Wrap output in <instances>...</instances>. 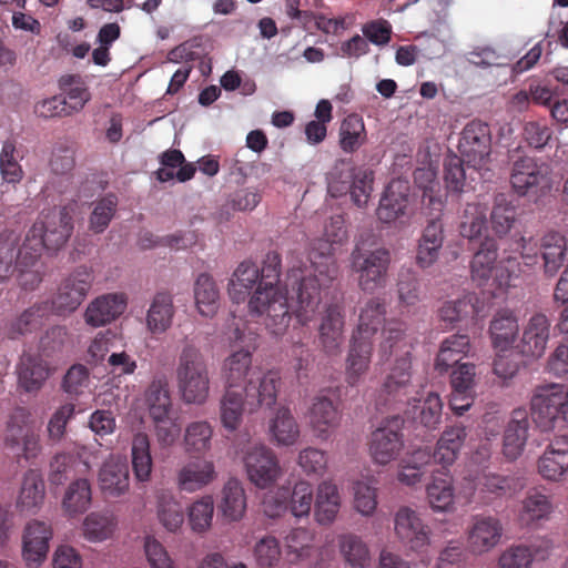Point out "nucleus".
I'll list each match as a JSON object with an SVG mask.
<instances>
[{
	"mask_svg": "<svg viewBox=\"0 0 568 568\" xmlns=\"http://www.w3.org/2000/svg\"><path fill=\"white\" fill-rule=\"evenodd\" d=\"M280 275L281 256L277 252H268L260 268L261 282L247 303L248 313L252 316H263L265 328L274 336L285 334L292 313L297 316L301 277L314 278V271L311 265L305 268L293 267L287 274L284 290L278 285Z\"/></svg>",
	"mask_w": 568,
	"mask_h": 568,
	"instance_id": "obj_1",
	"label": "nucleus"
},
{
	"mask_svg": "<svg viewBox=\"0 0 568 568\" xmlns=\"http://www.w3.org/2000/svg\"><path fill=\"white\" fill-rule=\"evenodd\" d=\"M348 239L343 214L331 216L325 224L323 237L311 244L308 261L314 271V278L302 276L297 300V317L302 325L310 323L321 303V288L327 286L337 276V265L334 258L335 245L344 244Z\"/></svg>",
	"mask_w": 568,
	"mask_h": 568,
	"instance_id": "obj_2",
	"label": "nucleus"
},
{
	"mask_svg": "<svg viewBox=\"0 0 568 568\" xmlns=\"http://www.w3.org/2000/svg\"><path fill=\"white\" fill-rule=\"evenodd\" d=\"M235 342L242 347L231 353L223 362L222 373L225 388L243 389L251 412L258 407H272L277 399L281 385L278 373L268 371L256 375L252 366V353L257 348V335L248 333L245 336L240 328L234 331Z\"/></svg>",
	"mask_w": 568,
	"mask_h": 568,
	"instance_id": "obj_3",
	"label": "nucleus"
},
{
	"mask_svg": "<svg viewBox=\"0 0 568 568\" xmlns=\"http://www.w3.org/2000/svg\"><path fill=\"white\" fill-rule=\"evenodd\" d=\"M176 386L185 404L203 405L210 395L209 365L192 341H185L175 369Z\"/></svg>",
	"mask_w": 568,
	"mask_h": 568,
	"instance_id": "obj_4",
	"label": "nucleus"
},
{
	"mask_svg": "<svg viewBox=\"0 0 568 568\" xmlns=\"http://www.w3.org/2000/svg\"><path fill=\"white\" fill-rule=\"evenodd\" d=\"M470 277L478 286L488 285L489 281L496 288H506L511 280L519 275V263L515 257L498 261V244L495 239L486 236L475 251L470 261Z\"/></svg>",
	"mask_w": 568,
	"mask_h": 568,
	"instance_id": "obj_5",
	"label": "nucleus"
},
{
	"mask_svg": "<svg viewBox=\"0 0 568 568\" xmlns=\"http://www.w3.org/2000/svg\"><path fill=\"white\" fill-rule=\"evenodd\" d=\"M374 172L356 168L347 161H338L327 174V191L331 196L349 195L358 209L366 207L373 192Z\"/></svg>",
	"mask_w": 568,
	"mask_h": 568,
	"instance_id": "obj_6",
	"label": "nucleus"
},
{
	"mask_svg": "<svg viewBox=\"0 0 568 568\" xmlns=\"http://www.w3.org/2000/svg\"><path fill=\"white\" fill-rule=\"evenodd\" d=\"M390 261V252L385 247L365 251L356 246L351 254V266L357 274L359 288L366 293L384 288L388 281Z\"/></svg>",
	"mask_w": 568,
	"mask_h": 568,
	"instance_id": "obj_7",
	"label": "nucleus"
},
{
	"mask_svg": "<svg viewBox=\"0 0 568 568\" xmlns=\"http://www.w3.org/2000/svg\"><path fill=\"white\" fill-rule=\"evenodd\" d=\"M530 409L534 420L542 429L555 427L558 420L568 422V388L556 383L537 386Z\"/></svg>",
	"mask_w": 568,
	"mask_h": 568,
	"instance_id": "obj_8",
	"label": "nucleus"
},
{
	"mask_svg": "<svg viewBox=\"0 0 568 568\" xmlns=\"http://www.w3.org/2000/svg\"><path fill=\"white\" fill-rule=\"evenodd\" d=\"M241 454L247 478L257 488H268L280 478L282 469L272 448L262 443H248Z\"/></svg>",
	"mask_w": 568,
	"mask_h": 568,
	"instance_id": "obj_9",
	"label": "nucleus"
},
{
	"mask_svg": "<svg viewBox=\"0 0 568 568\" xmlns=\"http://www.w3.org/2000/svg\"><path fill=\"white\" fill-rule=\"evenodd\" d=\"M367 446L369 456L375 464L385 466L396 460L405 446L399 418L384 420L369 434Z\"/></svg>",
	"mask_w": 568,
	"mask_h": 568,
	"instance_id": "obj_10",
	"label": "nucleus"
},
{
	"mask_svg": "<svg viewBox=\"0 0 568 568\" xmlns=\"http://www.w3.org/2000/svg\"><path fill=\"white\" fill-rule=\"evenodd\" d=\"M92 281L93 276L85 267L77 268L62 280L57 294L49 301L51 314L64 316L77 311L85 300Z\"/></svg>",
	"mask_w": 568,
	"mask_h": 568,
	"instance_id": "obj_11",
	"label": "nucleus"
},
{
	"mask_svg": "<svg viewBox=\"0 0 568 568\" xmlns=\"http://www.w3.org/2000/svg\"><path fill=\"white\" fill-rule=\"evenodd\" d=\"M394 530L403 546L414 552H423L430 545V527L413 508L402 506L394 515Z\"/></svg>",
	"mask_w": 568,
	"mask_h": 568,
	"instance_id": "obj_12",
	"label": "nucleus"
},
{
	"mask_svg": "<svg viewBox=\"0 0 568 568\" xmlns=\"http://www.w3.org/2000/svg\"><path fill=\"white\" fill-rule=\"evenodd\" d=\"M550 337V320L544 313H534L523 325L521 335L515 349L524 357L540 358Z\"/></svg>",
	"mask_w": 568,
	"mask_h": 568,
	"instance_id": "obj_13",
	"label": "nucleus"
},
{
	"mask_svg": "<svg viewBox=\"0 0 568 568\" xmlns=\"http://www.w3.org/2000/svg\"><path fill=\"white\" fill-rule=\"evenodd\" d=\"M40 224V237L45 250L55 252L60 250L70 239L73 232V216L71 210L63 206L59 211L41 213L33 223Z\"/></svg>",
	"mask_w": 568,
	"mask_h": 568,
	"instance_id": "obj_14",
	"label": "nucleus"
},
{
	"mask_svg": "<svg viewBox=\"0 0 568 568\" xmlns=\"http://www.w3.org/2000/svg\"><path fill=\"white\" fill-rule=\"evenodd\" d=\"M308 426L313 435L321 440H327L338 428L342 413L332 398L316 395L306 412Z\"/></svg>",
	"mask_w": 568,
	"mask_h": 568,
	"instance_id": "obj_15",
	"label": "nucleus"
},
{
	"mask_svg": "<svg viewBox=\"0 0 568 568\" xmlns=\"http://www.w3.org/2000/svg\"><path fill=\"white\" fill-rule=\"evenodd\" d=\"M53 531L45 521H29L22 536V557L28 568H39L45 560Z\"/></svg>",
	"mask_w": 568,
	"mask_h": 568,
	"instance_id": "obj_16",
	"label": "nucleus"
},
{
	"mask_svg": "<svg viewBox=\"0 0 568 568\" xmlns=\"http://www.w3.org/2000/svg\"><path fill=\"white\" fill-rule=\"evenodd\" d=\"M345 315L338 304L328 305L321 316L318 344L327 356H337L344 342Z\"/></svg>",
	"mask_w": 568,
	"mask_h": 568,
	"instance_id": "obj_17",
	"label": "nucleus"
},
{
	"mask_svg": "<svg viewBox=\"0 0 568 568\" xmlns=\"http://www.w3.org/2000/svg\"><path fill=\"white\" fill-rule=\"evenodd\" d=\"M409 197V184L405 180H392L386 186L376 210L379 222L390 224L406 215Z\"/></svg>",
	"mask_w": 568,
	"mask_h": 568,
	"instance_id": "obj_18",
	"label": "nucleus"
},
{
	"mask_svg": "<svg viewBox=\"0 0 568 568\" xmlns=\"http://www.w3.org/2000/svg\"><path fill=\"white\" fill-rule=\"evenodd\" d=\"M510 183L519 195L527 194L534 187H547L549 186L548 168L534 158H521L514 164Z\"/></svg>",
	"mask_w": 568,
	"mask_h": 568,
	"instance_id": "obj_19",
	"label": "nucleus"
},
{
	"mask_svg": "<svg viewBox=\"0 0 568 568\" xmlns=\"http://www.w3.org/2000/svg\"><path fill=\"white\" fill-rule=\"evenodd\" d=\"M126 308V296L123 293H110L92 301L84 313L85 323L104 326L118 318Z\"/></svg>",
	"mask_w": 568,
	"mask_h": 568,
	"instance_id": "obj_20",
	"label": "nucleus"
},
{
	"mask_svg": "<svg viewBox=\"0 0 568 568\" xmlns=\"http://www.w3.org/2000/svg\"><path fill=\"white\" fill-rule=\"evenodd\" d=\"M412 359L408 349L396 358L383 384L386 402H404L410 388Z\"/></svg>",
	"mask_w": 568,
	"mask_h": 568,
	"instance_id": "obj_21",
	"label": "nucleus"
},
{
	"mask_svg": "<svg viewBox=\"0 0 568 568\" xmlns=\"http://www.w3.org/2000/svg\"><path fill=\"white\" fill-rule=\"evenodd\" d=\"M129 466L119 456L111 455L99 471V486L106 497H119L129 489Z\"/></svg>",
	"mask_w": 568,
	"mask_h": 568,
	"instance_id": "obj_22",
	"label": "nucleus"
},
{
	"mask_svg": "<svg viewBox=\"0 0 568 568\" xmlns=\"http://www.w3.org/2000/svg\"><path fill=\"white\" fill-rule=\"evenodd\" d=\"M538 471L547 480L558 481L568 471V437L555 438L538 460Z\"/></svg>",
	"mask_w": 568,
	"mask_h": 568,
	"instance_id": "obj_23",
	"label": "nucleus"
},
{
	"mask_svg": "<svg viewBox=\"0 0 568 568\" xmlns=\"http://www.w3.org/2000/svg\"><path fill=\"white\" fill-rule=\"evenodd\" d=\"M528 413L525 408H516L511 412L504 433L503 453L509 460L517 459L524 452L529 429Z\"/></svg>",
	"mask_w": 568,
	"mask_h": 568,
	"instance_id": "obj_24",
	"label": "nucleus"
},
{
	"mask_svg": "<svg viewBox=\"0 0 568 568\" xmlns=\"http://www.w3.org/2000/svg\"><path fill=\"white\" fill-rule=\"evenodd\" d=\"M261 282L258 266L244 261L234 270L227 285V292L233 303H248Z\"/></svg>",
	"mask_w": 568,
	"mask_h": 568,
	"instance_id": "obj_25",
	"label": "nucleus"
},
{
	"mask_svg": "<svg viewBox=\"0 0 568 568\" xmlns=\"http://www.w3.org/2000/svg\"><path fill=\"white\" fill-rule=\"evenodd\" d=\"M503 526L493 516H476L468 531V544L474 552H485L494 548L500 540Z\"/></svg>",
	"mask_w": 568,
	"mask_h": 568,
	"instance_id": "obj_26",
	"label": "nucleus"
},
{
	"mask_svg": "<svg viewBox=\"0 0 568 568\" xmlns=\"http://www.w3.org/2000/svg\"><path fill=\"white\" fill-rule=\"evenodd\" d=\"M373 347V341L351 338L345 369V379L349 386H357L368 372Z\"/></svg>",
	"mask_w": 568,
	"mask_h": 568,
	"instance_id": "obj_27",
	"label": "nucleus"
},
{
	"mask_svg": "<svg viewBox=\"0 0 568 568\" xmlns=\"http://www.w3.org/2000/svg\"><path fill=\"white\" fill-rule=\"evenodd\" d=\"M519 324L516 314L510 310L498 311L489 324V335L494 348L507 352L517 341Z\"/></svg>",
	"mask_w": 568,
	"mask_h": 568,
	"instance_id": "obj_28",
	"label": "nucleus"
},
{
	"mask_svg": "<svg viewBox=\"0 0 568 568\" xmlns=\"http://www.w3.org/2000/svg\"><path fill=\"white\" fill-rule=\"evenodd\" d=\"M386 316V303L381 297H371L361 308L358 324L352 337L373 341L382 325L388 321Z\"/></svg>",
	"mask_w": 568,
	"mask_h": 568,
	"instance_id": "obj_29",
	"label": "nucleus"
},
{
	"mask_svg": "<svg viewBox=\"0 0 568 568\" xmlns=\"http://www.w3.org/2000/svg\"><path fill=\"white\" fill-rule=\"evenodd\" d=\"M271 440L277 446H293L297 443L301 430L292 410L287 406H280L268 420Z\"/></svg>",
	"mask_w": 568,
	"mask_h": 568,
	"instance_id": "obj_30",
	"label": "nucleus"
},
{
	"mask_svg": "<svg viewBox=\"0 0 568 568\" xmlns=\"http://www.w3.org/2000/svg\"><path fill=\"white\" fill-rule=\"evenodd\" d=\"M217 510L227 523L239 521L243 518L246 511V495L240 480L231 478L224 484Z\"/></svg>",
	"mask_w": 568,
	"mask_h": 568,
	"instance_id": "obj_31",
	"label": "nucleus"
},
{
	"mask_svg": "<svg viewBox=\"0 0 568 568\" xmlns=\"http://www.w3.org/2000/svg\"><path fill=\"white\" fill-rule=\"evenodd\" d=\"M48 364L38 355L23 353L17 365L18 383L26 392L39 390L49 377Z\"/></svg>",
	"mask_w": 568,
	"mask_h": 568,
	"instance_id": "obj_32",
	"label": "nucleus"
},
{
	"mask_svg": "<svg viewBox=\"0 0 568 568\" xmlns=\"http://www.w3.org/2000/svg\"><path fill=\"white\" fill-rule=\"evenodd\" d=\"M174 314L172 295L168 292L156 293L146 313V328L153 335L165 333L172 325Z\"/></svg>",
	"mask_w": 568,
	"mask_h": 568,
	"instance_id": "obj_33",
	"label": "nucleus"
},
{
	"mask_svg": "<svg viewBox=\"0 0 568 568\" xmlns=\"http://www.w3.org/2000/svg\"><path fill=\"white\" fill-rule=\"evenodd\" d=\"M285 547L287 560L293 565L318 560L320 552L313 545V535L305 528L293 529L285 537Z\"/></svg>",
	"mask_w": 568,
	"mask_h": 568,
	"instance_id": "obj_34",
	"label": "nucleus"
},
{
	"mask_svg": "<svg viewBox=\"0 0 568 568\" xmlns=\"http://www.w3.org/2000/svg\"><path fill=\"white\" fill-rule=\"evenodd\" d=\"M215 468L212 462L194 460L184 465L178 473V485L181 490L193 493L215 479Z\"/></svg>",
	"mask_w": 568,
	"mask_h": 568,
	"instance_id": "obj_35",
	"label": "nucleus"
},
{
	"mask_svg": "<svg viewBox=\"0 0 568 568\" xmlns=\"http://www.w3.org/2000/svg\"><path fill=\"white\" fill-rule=\"evenodd\" d=\"M247 409V398L243 389L225 388L223 396L220 399V419L222 426L234 432L242 423L244 410Z\"/></svg>",
	"mask_w": 568,
	"mask_h": 568,
	"instance_id": "obj_36",
	"label": "nucleus"
},
{
	"mask_svg": "<svg viewBox=\"0 0 568 568\" xmlns=\"http://www.w3.org/2000/svg\"><path fill=\"white\" fill-rule=\"evenodd\" d=\"M314 507V516L320 525H331L336 519L341 496L334 483L324 480L318 485Z\"/></svg>",
	"mask_w": 568,
	"mask_h": 568,
	"instance_id": "obj_37",
	"label": "nucleus"
},
{
	"mask_svg": "<svg viewBox=\"0 0 568 568\" xmlns=\"http://www.w3.org/2000/svg\"><path fill=\"white\" fill-rule=\"evenodd\" d=\"M469 337L465 334H454L446 337L439 347L435 359V368L446 373L448 368L458 364L469 352Z\"/></svg>",
	"mask_w": 568,
	"mask_h": 568,
	"instance_id": "obj_38",
	"label": "nucleus"
},
{
	"mask_svg": "<svg viewBox=\"0 0 568 568\" xmlns=\"http://www.w3.org/2000/svg\"><path fill=\"white\" fill-rule=\"evenodd\" d=\"M193 292L199 313L204 317H213L220 305V291L214 278L207 273L199 274Z\"/></svg>",
	"mask_w": 568,
	"mask_h": 568,
	"instance_id": "obj_39",
	"label": "nucleus"
},
{
	"mask_svg": "<svg viewBox=\"0 0 568 568\" xmlns=\"http://www.w3.org/2000/svg\"><path fill=\"white\" fill-rule=\"evenodd\" d=\"M40 224H32L21 245H19V239L14 233L16 267L32 268L37 265L44 248L40 237Z\"/></svg>",
	"mask_w": 568,
	"mask_h": 568,
	"instance_id": "obj_40",
	"label": "nucleus"
},
{
	"mask_svg": "<svg viewBox=\"0 0 568 568\" xmlns=\"http://www.w3.org/2000/svg\"><path fill=\"white\" fill-rule=\"evenodd\" d=\"M513 481L508 476L490 473L483 474L476 478L474 489L468 498L474 497L483 504H488L511 490Z\"/></svg>",
	"mask_w": 568,
	"mask_h": 568,
	"instance_id": "obj_41",
	"label": "nucleus"
},
{
	"mask_svg": "<svg viewBox=\"0 0 568 568\" xmlns=\"http://www.w3.org/2000/svg\"><path fill=\"white\" fill-rule=\"evenodd\" d=\"M465 438V427L454 426L447 428L438 439L435 450L432 452L434 460L443 467L453 465Z\"/></svg>",
	"mask_w": 568,
	"mask_h": 568,
	"instance_id": "obj_42",
	"label": "nucleus"
},
{
	"mask_svg": "<svg viewBox=\"0 0 568 568\" xmlns=\"http://www.w3.org/2000/svg\"><path fill=\"white\" fill-rule=\"evenodd\" d=\"M50 314L49 300L33 304L11 322L9 337L17 338L20 335L38 329Z\"/></svg>",
	"mask_w": 568,
	"mask_h": 568,
	"instance_id": "obj_43",
	"label": "nucleus"
},
{
	"mask_svg": "<svg viewBox=\"0 0 568 568\" xmlns=\"http://www.w3.org/2000/svg\"><path fill=\"white\" fill-rule=\"evenodd\" d=\"M477 302L478 298L474 293L465 294L456 301L445 302L438 311V317L445 323V327H450L468 316L478 315Z\"/></svg>",
	"mask_w": 568,
	"mask_h": 568,
	"instance_id": "obj_44",
	"label": "nucleus"
},
{
	"mask_svg": "<svg viewBox=\"0 0 568 568\" xmlns=\"http://www.w3.org/2000/svg\"><path fill=\"white\" fill-rule=\"evenodd\" d=\"M156 516L160 524L171 532L178 531L184 523L182 505L168 491L156 496Z\"/></svg>",
	"mask_w": 568,
	"mask_h": 568,
	"instance_id": "obj_45",
	"label": "nucleus"
},
{
	"mask_svg": "<svg viewBox=\"0 0 568 568\" xmlns=\"http://www.w3.org/2000/svg\"><path fill=\"white\" fill-rule=\"evenodd\" d=\"M213 427L206 420H195L185 427L184 448L190 455H203L212 447Z\"/></svg>",
	"mask_w": 568,
	"mask_h": 568,
	"instance_id": "obj_46",
	"label": "nucleus"
},
{
	"mask_svg": "<svg viewBox=\"0 0 568 568\" xmlns=\"http://www.w3.org/2000/svg\"><path fill=\"white\" fill-rule=\"evenodd\" d=\"M339 551L352 568H368L371 552L367 544L357 535L344 534L338 538Z\"/></svg>",
	"mask_w": 568,
	"mask_h": 568,
	"instance_id": "obj_47",
	"label": "nucleus"
},
{
	"mask_svg": "<svg viewBox=\"0 0 568 568\" xmlns=\"http://www.w3.org/2000/svg\"><path fill=\"white\" fill-rule=\"evenodd\" d=\"M92 500L91 485L88 479L80 478L72 481L65 490L62 507L69 516L85 513Z\"/></svg>",
	"mask_w": 568,
	"mask_h": 568,
	"instance_id": "obj_48",
	"label": "nucleus"
},
{
	"mask_svg": "<svg viewBox=\"0 0 568 568\" xmlns=\"http://www.w3.org/2000/svg\"><path fill=\"white\" fill-rule=\"evenodd\" d=\"M44 499V481L38 470L30 469L23 476L17 505L22 510H33L40 507Z\"/></svg>",
	"mask_w": 568,
	"mask_h": 568,
	"instance_id": "obj_49",
	"label": "nucleus"
},
{
	"mask_svg": "<svg viewBox=\"0 0 568 568\" xmlns=\"http://www.w3.org/2000/svg\"><path fill=\"white\" fill-rule=\"evenodd\" d=\"M544 271L548 276L557 274L565 260V239L558 233L545 235L539 245Z\"/></svg>",
	"mask_w": 568,
	"mask_h": 568,
	"instance_id": "obj_50",
	"label": "nucleus"
},
{
	"mask_svg": "<svg viewBox=\"0 0 568 568\" xmlns=\"http://www.w3.org/2000/svg\"><path fill=\"white\" fill-rule=\"evenodd\" d=\"M486 213L487 207L485 205L468 203L460 215L459 234L469 241L479 239L483 231L486 230Z\"/></svg>",
	"mask_w": 568,
	"mask_h": 568,
	"instance_id": "obj_51",
	"label": "nucleus"
},
{
	"mask_svg": "<svg viewBox=\"0 0 568 568\" xmlns=\"http://www.w3.org/2000/svg\"><path fill=\"white\" fill-rule=\"evenodd\" d=\"M427 499L435 511H447L454 505V487L452 477L447 474L434 476L427 485Z\"/></svg>",
	"mask_w": 568,
	"mask_h": 568,
	"instance_id": "obj_52",
	"label": "nucleus"
},
{
	"mask_svg": "<svg viewBox=\"0 0 568 568\" xmlns=\"http://www.w3.org/2000/svg\"><path fill=\"white\" fill-rule=\"evenodd\" d=\"M132 467L134 476L139 481L150 479L152 471V457L150 453V440L145 433H138L132 440Z\"/></svg>",
	"mask_w": 568,
	"mask_h": 568,
	"instance_id": "obj_53",
	"label": "nucleus"
},
{
	"mask_svg": "<svg viewBox=\"0 0 568 568\" xmlns=\"http://www.w3.org/2000/svg\"><path fill=\"white\" fill-rule=\"evenodd\" d=\"M145 402L152 419L168 416L172 408L168 383L162 379L153 381L145 390Z\"/></svg>",
	"mask_w": 568,
	"mask_h": 568,
	"instance_id": "obj_54",
	"label": "nucleus"
},
{
	"mask_svg": "<svg viewBox=\"0 0 568 568\" xmlns=\"http://www.w3.org/2000/svg\"><path fill=\"white\" fill-rule=\"evenodd\" d=\"M30 416V412L24 407H16L10 414L4 437L10 449L20 448L24 435L33 430Z\"/></svg>",
	"mask_w": 568,
	"mask_h": 568,
	"instance_id": "obj_55",
	"label": "nucleus"
},
{
	"mask_svg": "<svg viewBox=\"0 0 568 568\" xmlns=\"http://www.w3.org/2000/svg\"><path fill=\"white\" fill-rule=\"evenodd\" d=\"M116 209L118 196L113 193H109L94 202L89 217V229L95 234L103 233L114 217Z\"/></svg>",
	"mask_w": 568,
	"mask_h": 568,
	"instance_id": "obj_56",
	"label": "nucleus"
},
{
	"mask_svg": "<svg viewBox=\"0 0 568 568\" xmlns=\"http://www.w3.org/2000/svg\"><path fill=\"white\" fill-rule=\"evenodd\" d=\"M59 84L64 92L62 99L65 101L68 115L81 111L91 98L89 90L74 75L62 77Z\"/></svg>",
	"mask_w": 568,
	"mask_h": 568,
	"instance_id": "obj_57",
	"label": "nucleus"
},
{
	"mask_svg": "<svg viewBox=\"0 0 568 568\" xmlns=\"http://www.w3.org/2000/svg\"><path fill=\"white\" fill-rule=\"evenodd\" d=\"M517 221L516 207L506 202L505 199H496L490 213V225L494 233L499 237L506 236Z\"/></svg>",
	"mask_w": 568,
	"mask_h": 568,
	"instance_id": "obj_58",
	"label": "nucleus"
},
{
	"mask_svg": "<svg viewBox=\"0 0 568 568\" xmlns=\"http://www.w3.org/2000/svg\"><path fill=\"white\" fill-rule=\"evenodd\" d=\"M214 514V503L212 496H205L195 500L189 507V524L194 532H206L211 526Z\"/></svg>",
	"mask_w": 568,
	"mask_h": 568,
	"instance_id": "obj_59",
	"label": "nucleus"
},
{
	"mask_svg": "<svg viewBox=\"0 0 568 568\" xmlns=\"http://www.w3.org/2000/svg\"><path fill=\"white\" fill-rule=\"evenodd\" d=\"M115 527L113 518L101 513L89 514L82 524L83 536L89 541H102L108 539Z\"/></svg>",
	"mask_w": 568,
	"mask_h": 568,
	"instance_id": "obj_60",
	"label": "nucleus"
},
{
	"mask_svg": "<svg viewBox=\"0 0 568 568\" xmlns=\"http://www.w3.org/2000/svg\"><path fill=\"white\" fill-rule=\"evenodd\" d=\"M397 295L402 306H415L420 300V281L416 272L403 270L398 274Z\"/></svg>",
	"mask_w": 568,
	"mask_h": 568,
	"instance_id": "obj_61",
	"label": "nucleus"
},
{
	"mask_svg": "<svg viewBox=\"0 0 568 568\" xmlns=\"http://www.w3.org/2000/svg\"><path fill=\"white\" fill-rule=\"evenodd\" d=\"M405 323L397 320H390L383 327V341L381 343V353L388 357L397 351L407 346L405 342Z\"/></svg>",
	"mask_w": 568,
	"mask_h": 568,
	"instance_id": "obj_62",
	"label": "nucleus"
},
{
	"mask_svg": "<svg viewBox=\"0 0 568 568\" xmlns=\"http://www.w3.org/2000/svg\"><path fill=\"white\" fill-rule=\"evenodd\" d=\"M551 511V503L548 497L538 491L529 494L523 501L520 519L529 525L536 520L546 518Z\"/></svg>",
	"mask_w": 568,
	"mask_h": 568,
	"instance_id": "obj_63",
	"label": "nucleus"
},
{
	"mask_svg": "<svg viewBox=\"0 0 568 568\" xmlns=\"http://www.w3.org/2000/svg\"><path fill=\"white\" fill-rule=\"evenodd\" d=\"M22 158L16 149V144H3L0 154V170L2 178L8 183H18L23 176V171L19 164Z\"/></svg>",
	"mask_w": 568,
	"mask_h": 568,
	"instance_id": "obj_64",
	"label": "nucleus"
}]
</instances>
